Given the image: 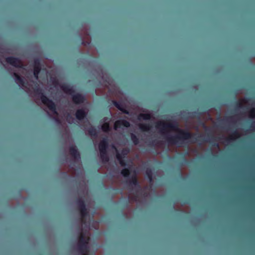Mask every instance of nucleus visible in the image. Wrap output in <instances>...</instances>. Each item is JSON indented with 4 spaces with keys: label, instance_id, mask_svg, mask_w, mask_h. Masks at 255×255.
<instances>
[{
    "label": "nucleus",
    "instance_id": "1",
    "mask_svg": "<svg viewBox=\"0 0 255 255\" xmlns=\"http://www.w3.org/2000/svg\"><path fill=\"white\" fill-rule=\"evenodd\" d=\"M156 128L163 136L167 142L171 144L180 145L192 137V133L179 128L177 123L158 122Z\"/></svg>",
    "mask_w": 255,
    "mask_h": 255
},
{
    "label": "nucleus",
    "instance_id": "2",
    "mask_svg": "<svg viewBox=\"0 0 255 255\" xmlns=\"http://www.w3.org/2000/svg\"><path fill=\"white\" fill-rule=\"evenodd\" d=\"M34 92L37 95L40 96V100L44 105L46 106L54 115L56 116L58 115L55 104L46 96L41 88L38 86H36L34 89Z\"/></svg>",
    "mask_w": 255,
    "mask_h": 255
},
{
    "label": "nucleus",
    "instance_id": "3",
    "mask_svg": "<svg viewBox=\"0 0 255 255\" xmlns=\"http://www.w3.org/2000/svg\"><path fill=\"white\" fill-rule=\"evenodd\" d=\"M7 63L16 68H22L23 64L21 60L16 57L9 56L6 58Z\"/></svg>",
    "mask_w": 255,
    "mask_h": 255
},
{
    "label": "nucleus",
    "instance_id": "4",
    "mask_svg": "<svg viewBox=\"0 0 255 255\" xmlns=\"http://www.w3.org/2000/svg\"><path fill=\"white\" fill-rule=\"evenodd\" d=\"M81 214V221L83 224H86L85 218L88 215V211L86 208L85 203L78 206Z\"/></svg>",
    "mask_w": 255,
    "mask_h": 255
},
{
    "label": "nucleus",
    "instance_id": "5",
    "mask_svg": "<svg viewBox=\"0 0 255 255\" xmlns=\"http://www.w3.org/2000/svg\"><path fill=\"white\" fill-rule=\"evenodd\" d=\"M126 182L128 185L129 188H133V187H135L137 190H138L140 188L139 184L135 175L131 176V177L129 178V179L126 181Z\"/></svg>",
    "mask_w": 255,
    "mask_h": 255
},
{
    "label": "nucleus",
    "instance_id": "6",
    "mask_svg": "<svg viewBox=\"0 0 255 255\" xmlns=\"http://www.w3.org/2000/svg\"><path fill=\"white\" fill-rule=\"evenodd\" d=\"M71 96H72V101L75 104H82L86 100L85 97L79 93L73 94Z\"/></svg>",
    "mask_w": 255,
    "mask_h": 255
},
{
    "label": "nucleus",
    "instance_id": "7",
    "mask_svg": "<svg viewBox=\"0 0 255 255\" xmlns=\"http://www.w3.org/2000/svg\"><path fill=\"white\" fill-rule=\"evenodd\" d=\"M241 135L238 129H236L232 133V135L229 137L226 138L225 141L228 144L235 141L237 139L240 138Z\"/></svg>",
    "mask_w": 255,
    "mask_h": 255
},
{
    "label": "nucleus",
    "instance_id": "8",
    "mask_svg": "<svg viewBox=\"0 0 255 255\" xmlns=\"http://www.w3.org/2000/svg\"><path fill=\"white\" fill-rule=\"evenodd\" d=\"M122 126L126 128H128L130 126V123L127 120L124 119L118 120L115 123L114 129L117 130L118 128H120Z\"/></svg>",
    "mask_w": 255,
    "mask_h": 255
},
{
    "label": "nucleus",
    "instance_id": "9",
    "mask_svg": "<svg viewBox=\"0 0 255 255\" xmlns=\"http://www.w3.org/2000/svg\"><path fill=\"white\" fill-rule=\"evenodd\" d=\"M69 153L70 155L75 159H79L81 158L80 154L78 150L77 147L74 145H71L69 148Z\"/></svg>",
    "mask_w": 255,
    "mask_h": 255
},
{
    "label": "nucleus",
    "instance_id": "10",
    "mask_svg": "<svg viewBox=\"0 0 255 255\" xmlns=\"http://www.w3.org/2000/svg\"><path fill=\"white\" fill-rule=\"evenodd\" d=\"M108 140L107 137L101 141L99 144L100 152H104L107 151L108 148Z\"/></svg>",
    "mask_w": 255,
    "mask_h": 255
},
{
    "label": "nucleus",
    "instance_id": "11",
    "mask_svg": "<svg viewBox=\"0 0 255 255\" xmlns=\"http://www.w3.org/2000/svg\"><path fill=\"white\" fill-rule=\"evenodd\" d=\"M87 115V112L83 109L77 110L75 113L76 119L79 121L84 120L86 117Z\"/></svg>",
    "mask_w": 255,
    "mask_h": 255
},
{
    "label": "nucleus",
    "instance_id": "12",
    "mask_svg": "<svg viewBox=\"0 0 255 255\" xmlns=\"http://www.w3.org/2000/svg\"><path fill=\"white\" fill-rule=\"evenodd\" d=\"M60 87L61 89L63 91V92L66 94L72 95L75 92L74 89L70 85L67 84H62Z\"/></svg>",
    "mask_w": 255,
    "mask_h": 255
},
{
    "label": "nucleus",
    "instance_id": "13",
    "mask_svg": "<svg viewBox=\"0 0 255 255\" xmlns=\"http://www.w3.org/2000/svg\"><path fill=\"white\" fill-rule=\"evenodd\" d=\"M41 70V65L40 62L38 60H35L34 61V72L33 75L34 77L38 79V75Z\"/></svg>",
    "mask_w": 255,
    "mask_h": 255
},
{
    "label": "nucleus",
    "instance_id": "14",
    "mask_svg": "<svg viewBox=\"0 0 255 255\" xmlns=\"http://www.w3.org/2000/svg\"><path fill=\"white\" fill-rule=\"evenodd\" d=\"M78 251L81 255H88V245L86 244H77Z\"/></svg>",
    "mask_w": 255,
    "mask_h": 255
},
{
    "label": "nucleus",
    "instance_id": "15",
    "mask_svg": "<svg viewBox=\"0 0 255 255\" xmlns=\"http://www.w3.org/2000/svg\"><path fill=\"white\" fill-rule=\"evenodd\" d=\"M89 241V238L87 237L84 233L81 232L79 237L78 244L88 245Z\"/></svg>",
    "mask_w": 255,
    "mask_h": 255
},
{
    "label": "nucleus",
    "instance_id": "16",
    "mask_svg": "<svg viewBox=\"0 0 255 255\" xmlns=\"http://www.w3.org/2000/svg\"><path fill=\"white\" fill-rule=\"evenodd\" d=\"M139 134L135 132L134 133H130V138L133 143L135 145H137L139 143Z\"/></svg>",
    "mask_w": 255,
    "mask_h": 255
},
{
    "label": "nucleus",
    "instance_id": "17",
    "mask_svg": "<svg viewBox=\"0 0 255 255\" xmlns=\"http://www.w3.org/2000/svg\"><path fill=\"white\" fill-rule=\"evenodd\" d=\"M88 132L89 135H90L91 136H93L94 137H97L98 136V131L96 128H95L93 126H91L88 130Z\"/></svg>",
    "mask_w": 255,
    "mask_h": 255
},
{
    "label": "nucleus",
    "instance_id": "18",
    "mask_svg": "<svg viewBox=\"0 0 255 255\" xmlns=\"http://www.w3.org/2000/svg\"><path fill=\"white\" fill-rule=\"evenodd\" d=\"M13 75L15 78V81L17 83L21 86H23L24 85V81L23 78L16 73H14Z\"/></svg>",
    "mask_w": 255,
    "mask_h": 255
},
{
    "label": "nucleus",
    "instance_id": "19",
    "mask_svg": "<svg viewBox=\"0 0 255 255\" xmlns=\"http://www.w3.org/2000/svg\"><path fill=\"white\" fill-rule=\"evenodd\" d=\"M100 157L103 162L106 163L109 161V157L108 156L107 151L103 152H100Z\"/></svg>",
    "mask_w": 255,
    "mask_h": 255
},
{
    "label": "nucleus",
    "instance_id": "20",
    "mask_svg": "<svg viewBox=\"0 0 255 255\" xmlns=\"http://www.w3.org/2000/svg\"><path fill=\"white\" fill-rule=\"evenodd\" d=\"M121 174L125 178H129L130 170L129 168H124L121 170Z\"/></svg>",
    "mask_w": 255,
    "mask_h": 255
},
{
    "label": "nucleus",
    "instance_id": "21",
    "mask_svg": "<svg viewBox=\"0 0 255 255\" xmlns=\"http://www.w3.org/2000/svg\"><path fill=\"white\" fill-rule=\"evenodd\" d=\"M225 121L233 125H235L237 123V120L236 116L228 117L225 119Z\"/></svg>",
    "mask_w": 255,
    "mask_h": 255
},
{
    "label": "nucleus",
    "instance_id": "22",
    "mask_svg": "<svg viewBox=\"0 0 255 255\" xmlns=\"http://www.w3.org/2000/svg\"><path fill=\"white\" fill-rule=\"evenodd\" d=\"M101 128L105 132H108L111 130V128L109 123H105L102 125Z\"/></svg>",
    "mask_w": 255,
    "mask_h": 255
},
{
    "label": "nucleus",
    "instance_id": "23",
    "mask_svg": "<svg viewBox=\"0 0 255 255\" xmlns=\"http://www.w3.org/2000/svg\"><path fill=\"white\" fill-rule=\"evenodd\" d=\"M113 104L119 110H122L121 109L123 106L120 102H118L116 100L112 101Z\"/></svg>",
    "mask_w": 255,
    "mask_h": 255
},
{
    "label": "nucleus",
    "instance_id": "24",
    "mask_svg": "<svg viewBox=\"0 0 255 255\" xmlns=\"http://www.w3.org/2000/svg\"><path fill=\"white\" fill-rule=\"evenodd\" d=\"M249 118L251 119L255 120V109L252 108L249 114Z\"/></svg>",
    "mask_w": 255,
    "mask_h": 255
},
{
    "label": "nucleus",
    "instance_id": "25",
    "mask_svg": "<svg viewBox=\"0 0 255 255\" xmlns=\"http://www.w3.org/2000/svg\"><path fill=\"white\" fill-rule=\"evenodd\" d=\"M129 152V149L128 148H124L121 152V153L124 156V157H126V156Z\"/></svg>",
    "mask_w": 255,
    "mask_h": 255
},
{
    "label": "nucleus",
    "instance_id": "26",
    "mask_svg": "<svg viewBox=\"0 0 255 255\" xmlns=\"http://www.w3.org/2000/svg\"><path fill=\"white\" fill-rule=\"evenodd\" d=\"M119 163L122 166L125 167L127 166V160L126 158H124L122 160H120Z\"/></svg>",
    "mask_w": 255,
    "mask_h": 255
},
{
    "label": "nucleus",
    "instance_id": "27",
    "mask_svg": "<svg viewBox=\"0 0 255 255\" xmlns=\"http://www.w3.org/2000/svg\"><path fill=\"white\" fill-rule=\"evenodd\" d=\"M248 130H250L251 131H255V121H253L249 129Z\"/></svg>",
    "mask_w": 255,
    "mask_h": 255
},
{
    "label": "nucleus",
    "instance_id": "28",
    "mask_svg": "<svg viewBox=\"0 0 255 255\" xmlns=\"http://www.w3.org/2000/svg\"><path fill=\"white\" fill-rule=\"evenodd\" d=\"M244 108V106L243 103L241 102H239L237 103L236 106V110H239L240 109H243Z\"/></svg>",
    "mask_w": 255,
    "mask_h": 255
},
{
    "label": "nucleus",
    "instance_id": "29",
    "mask_svg": "<svg viewBox=\"0 0 255 255\" xmlns=\"http://www.w3.org/2000/svg\"><path fill=\"white\" fill-rule=\"evenodd\" d=\"M116 157L118 161H120V160H122L124 158H126V157H124V156L119 152H117L116 154Z\"/></svg>",
    "mask_w": 255,
    "mask_h": 255
},
{
    "label": "nucleus",
    "instance_id": "30",
    "mask_svg": "<svg viewBox=\"0 0 255 255\" xmlns=\"http://www.w3.org/2000/svg\"><path fill=\"white\" fill-rule=\"evenodd\" d=\"M76 203L78 206L80 205L85 204V201L81 198H78L76 200Z\"/></svg>",
    "mask_w": 255,
    "mask_h": 255
},
{
    "label": "nucleus",
    "instance_id": "31",
    "mask_svg": "<svg viewBox=\"0 0 255 255\" xmlns=\"http://www.w3.org/2000/svg\"><path fill=\"white\" fill-rule=\"evenodd\" d=\"M122 110H120L121 112H122L123 113H125L126 114H128V111L125 109L123 107L121 109Z\"/></svg>",
    "mask_w": 255,
    "mask_h": 255
},
{
    "label": "nucleus",
    "instance_id": "32",
    "mask_svg": "<svg viewBox=\"0 0 255 255\" xmlns=\"http://www.w3.org/2000/svg\"><path fill=\"white\" fill-rule=\"evenodd\" d=\"M139 129L140 130V131L141 132L143 131V123H141L140 124H139Z\"/></svg>",
    "mask_w": 255,
    "mask_h": 255
},
{
    "label": "nucleus",
    "instance_id": "33",
    "mask_svg": "<svg viewBox=\"0 0 255 255\" xmlns=\"http://www.w3.org/2000/svg\"><path fill=\"white\" fill-rule=\"evenodd\" d=\"M139 119L141 121L142 120H143V113L141 112L139 115Z\"/></svg>",
    "mask_w": 255,
    "mask_h": 255
},
{
    "label": "nucleus",
    "instance_id": "34",
    "mask_svg": "<svg viewBox=\"0 0 255 255\" xmlns=\"http://www.w3.org/2000/svg\"><path fill=\"white\" fill-rule=\"evenodd\" d=\"M146 174L148 175V176L149 178L150 181L151 182L152 180V175H151V173H149L147 171H146Z\"/></svg>",
    "mask_w": 255,
    "mask_h": 255
},
{
    "label": "nucleus",
    "instance_id": "35",
    "mask_svg": "<svg viewBox=\"0 0 255 255\" xmlns=\"http://www.w3.org/2000/svg\"><path fill=\"white\" fill-rule=\"evenodd\" d=\"M144 121L146 120H147L148 119V115L146 113V111H145V109H144Z\"/></svg>",
    "mask_w": 255,
    "mask_h": 255
},
{
    "label": "nucleus",
    "instance_id": "36",
    "mask_svg": "<svg viewBox=\"0 0 255 255\" xmlns=\"http://www.w3.org/2000/svg\"><path fill=\"white\" fill-rule=\"evenodd\" d=\"M211 138L209 136H207L205 138V140L207 142L210 141Z\"/></svg>",
    "mask_w": 255,
    "mask_h": 255
},
{
    "label": "nucleus",
    "instance_id": "37",
    "mask_svg": "<svg viewBox=\"0 0 255 255\" xmlns=\"http://www.w3.org/2000/svg\"><path fill=\"white\" fill-rule=\"evenodd\" d=\"M144 191L145 190V189H146V186L144 185ZM146 196V194L145 193V192H144V198H145V197ZM145 203V200L144 199V204Z\"/></svg>",
    "mask_w": 255,
    "mask_h": 255
},
{
    "label": "nucleus",
    "instance_id": "38",
    "mask_svg": "<svg viewBox=\"0 0 255 255\" xmlns=\"http://www.w3.org/2000/svg\"><path fill=\"white\" fill-rule=\"evenodd\" d=\"M144 131H147L148 130L147 127V126L145 124H144Z\"/></svg>",
    "mask_w": 255,
    "mask_h": 255
},
{
    "label": "nucleus",
    "instance_id": "39",
    "mask_svg": "<svg viewBox=\"0 0 255 255\" xmlns=\"http://www.w3.org/2000/svg\"><path fill=\"white\" fill-rule=\"evenodd\" d=\"M55 121L58 122V123H59L60 122V120L58 118H55Z\"/></svg>",
    "mask_w": 255,
    "mask_h": 255
},
{
    "label": "nucleus",
    "instance_id": "40",
    "mask_svg": "<svg viewBox=\"0 0 255 255\" xmlns=\"http://www.w3.org/2000/svg\"><path fill=\"white\" fill-rule=\"evenodd\" d=\"M215 145H216L217 147H219V143H216Z\"/></svg>",
    "mask_w": 255,
    "mask_h": 255
},
{
    "label": "nucleus",
    "instance_id": "41",
    "mask_svg": "<svg viewBox=\"0 0 255 255\" xmlns=\"http://www.w3.org/2000/svg\"><path fill=\"white\" fill-rule=\"evenodd\" d=\"M67 118H71L70 114L68 115Z\"/></svg>",
    "mask_w": 255,
    "mask_h": 255
},
{
    "label": "nucleus",
    "instance_id": "42",
    "mask_svg": "<svg viewBox=\"0 0 255 255\" xmlns=\"http://www.w3.org/2000/svg\"><path fill=\"white\" fill-rule=\"evenodd\" d=\"M200 137H202V136H203V135H200Z\"/></svg>",
    "mask_w": 255,
    "mask_h": 255
},
{
    "label": "nucleus",
    "instance_id": "43",
    "mask_svg": "<svg viewBox=\"0 0 255 255\" xmlns=\"http://www.w3.org/2000/svg\"><path fill=\"white\" fill-rule=\"evenodd\" d=\"M64 174L67 175V173H64Z\"/></svg>",
    "mask_w": 255,
    "mask_h": 255
}]
</instances>
